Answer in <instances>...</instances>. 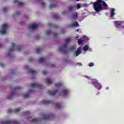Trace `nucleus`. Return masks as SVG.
<instances>
[{"instance_id":"obj_47","label":"nucleus","mask_w":124,"mask_h":124,"mask_svg":"<svg viewBox=\"0 0 124 124\" xmlns=\"http://www.w3.org/2000/svg\"><path fill=\"white\" fill-rule=\"evenodd\" d=\"M66 13H67V11H64L62 13V14H66Z\"/></svg>"},{"instance_id":"obj_12","label":"nucleus","mask_w":124,"mask_h":124,"mask_svg":"<svg viewBox=\"0 0 124 124\" xmlns=\"http://www.w3.org/2000/svg\"><path fill=\"white\" fill-rule=\"evenodd\" d=\"M46 83L47 85H52L53 81H52V78L50 77H47L46 78Z\"/></svg>"},{"instance_id":"obj_25","label":"nucleus","mask_w":124,"mask_h":124,"mask_svg":"<svg viewBox=\"0 0 124 124\" xmlns=\"http://www.w3.org/2000/svg\"><path fill=\"white\" fill-rule=\"evenodd\" d=\"M31 91H30L29 92H27V93L23 95V98H27L29 95L31 94Z\"/></svg>"},{"instance_id":"obj_20","label":"nucleus","mask_w":124,"mask_h":124,"mask_svg":"<svg viewBox=\"0 0 124 124\" xmlns=\"http://www.w3.org/2000/svg\"><path fill=\"white\" fill-rule=\"evenodd\" d=\"M114 15H115V9L112 8L110 11V17H114Z\"/></svg>"},{"instance_id":"obj_7","label":"nucleus","mask_w":124,"mask_h":124,"mask_svg":"<svg viewBox=\"0 0 124 124\" xmlns=\"http://www.w3.org/2000/svg\"><path fill=\"white\" fill-rule=\"evenodd\" d=\"M31 87L32 89H44L43 86L41 85H39L37 82H34L33 83L31 84Z\"/></svg>"},{"instance_id":"obj_33","label":"nucleus","mask_w":124,"mask_h":124,"mask_svg":"<svg viewBox=\"0 0 124 124\" xmlns=\"http://www.w3.org/2000/svg\"><path fill=\"white\" fill-rule=\"evenodd\" d=\"M20 110H21V108H16V110H15L16 113H18V112L20 111Z\"/></svg>"},{"instance_id":"obj_26","label":"nucleus","mask_w":124,"mask_h":124,"mask_svg":"<svg viewBox=\"0 0 124 124\" xmlns=\"http://www.w3.org/2000/svg\"><path fill=\"white\" fill-rule=\"evenodd\" d=\"M29 72L32 74V75H35L37 74V72L33 70H30Z\"/></svg>"},{"instance_id":"obj_17","label":"nucleus","mask_w":124,"mask_h":124,"mask_svg":"<svg viewBox=\"0 0 124 124\" xmlns=\"http://www.w3.org/2000/svg\"><path fill=\"white\" fill-rule=\"evenodd\" d=\"M74 8H76V6L73 5H70L68 7V9H69V11H73Z\"/></svg>"},{"instance_id":"obj_19","label":"nucleus","mask_w":124,"mask_h":124,"mask_svg":"<svg viewBox=\"0 0 124 124\" xmlns=\"http://www.w3.org/2000/svg\"><path fill=\"white\" fill-rule=\"evenodd\" d=\"M15 95V93H13L10 95H8L7 97L8 99H12Z\"/></svg>"},{"instance_id":"obj_6","label":"nucleus","mask_w":124,"mask_h":124,"mask_svg":"<svg viewBox=\"0 0 124 124\" xmlns=\"http://www.w3.org/2000/svg\"><path fill=\"white\" fill-rule=\"evenodd\" d=\"M1 124H20V122L18 120H8L5 122H2Z\"/></svg>"},{"instance_id":"obj_15","label":"nucleus","mask_w":124,"mask_h":124,"mask_svg":"<svg viewBox=\"0 0 124 124\" xmlns=\"http://www.w3.org/2000/svg\"><path fill=\"white\" fill-rule=\"evenodd\" d=\"M68 93V90L63 89L61 93V94H62V96L66 95Z\"/></svg>"},{"instance_id":"obj_10","label":"nucleus","mask_w":124,"mask_h":124,"mask_svg":"<svg viewBox=\"0 0 124 124\" xmlns=\"http://www.w3.org/2000/svg\"><path fill=\"white\" fill-rule=\"evenodd\" d=\"M114 24L116 27H123V25L124 24V21H115Z\"/></svg>"},{"instance_id":"obj_5","label":"nucleus","mask_w":124,"mask_h":124,"mask_svg":"<svg viewBox=\"0 0 124 124\" xmlns=\"http://www.w3.org/2000/svg\"><path fill=\"white\" fill-rule=\"evenodd\" d=\"M92 81L93 85L95 88L98 89V91H99V90H100L101 88H102V86H101V84L97 82L96 79H92Z\"/></svg>"},{"instance_id":"obj_24","label":"nucleus","mask_w":124,"mask_h":124,"mask_svg":"<svg viewBox=\"0 0 124 124\" xmlns=\"http://www.w3.org/2000/svg\"><path fill=\"white\" fill-rule=\"evenodd\" d=\"M80 53H81V47H78L76 51V56L77 57V56H79V55H80Z\"/></svg>"},{"instance_id":"obj_9","label":"nucleus","mask_w":124,"mask_h":124,"mask_svg":"<svg viewBox=\"0 0 124 124\" xmlns=\"http://www.w3.org/2000/svg\"><path fill=\"white\" fill-rule=\"evenodd\" d=\"M27 28L29 30H32L33 31H35L36 30H37V28H38V26L35 23H33L31 25H29Z\"/></svg>"},{"instance_id":"obj_22","label":"nucleus","mask_w":124,"mask_h":124,"mask_svg":"<svg viewBox=\"0 0 124 124\" xmlns=\"http://www.w3.org/2000/svg\"><path fill=\"white\" fill-rule=\"evenodd\" d=\"M62 86V82H59L58 83L55 84V87L56 88H60Z\"/></svg>"},{"instance_id":"obj_18","label":"nucleus","mask_w":124,"mask_h":124,"mask_svg":"<svg viewBox=\"0 0 124 124\" xmlns=\"http://www.w3.org/2000/svg\"><path fill=\"white\" fill-rule=\"evenodd\" d=\"M72 19H73L74 20H76V18H78V14H77V13H74V14L72 15Z\"/></svg>"},{"instance_id":"obj_21","label":"nucleus","mask_w":124,"mask_h":124,"mask_svg":"<svg viewBox=\"0 0 124 124\" xmlns=\"http://www.w3.org/2000/svg\"><path fill=\"white\" fill-rule=\"evenodd\" d=\"M14 3H16L17 5H19L20 6L23 5V2H19L18 0H14Z\"/></svg>"},{"instance_id":"obj_23","label":"nucleus","mask_w":124,"mask_h":124,"mask_svg":"<svg viewBox=\"0 0 124 124\" xmlns=\"http://www.w3.org/2000/svg\"><path fill=\"white\" fill-rule=\"evenodd\" d=\"M72 27H79V23H78V22L76 21L75 22H73L72 23L71 25Z\"/></svg>"},{"instance_id":"obj_48","label":"nucleus","mask_w":124,"mask_h":124,"mask_svg":"<svg viewBox=\"0 0 124 124\" xmlns=\"http://www.w3.org/2000/svg\"><path fill=\"white\" fill-rule=\"evenodd\" d=\"M54 29H59V26L57 25H55L54 26Z\"/></svg>"},{"instance_id":"obj_1","label":"nucleus","mask_w":124,"mask_h":124,"mask_svg":"<svg viewBox=\"0 0 124 124\" xmlns=\"http://www.w3.org/2000/svg\"><path fill=\"white\" fill-rule=\"evenodd\" d=\"M71 41V38H68L65 40V43L62 46H60L58 48L59 52H62L64 54H67V45Z\"/></svg>"},{"instance_id":"obj_59","label":"nucleus","mask_w":124,"mask_h":124,"mask_svg":"<svg viewBox=\"0 0 124 124\" xmlns=\"http://www.w3.org/2000/svg\"><path fill=\"white\" fill-rule=\"evenodd\" d=\"M29 118H31V117L30 116Z\"/></svg>"},{"instance_id":"obj_32","label":"nucleus","mask_w":124,"mask_h":124,"mask_svg":"<svg viewBox=\"0 0 124 124\" xmlns=\"http://www.w3.org/2000/svg\"><path fill=\"white\" fill-rule=\"evenodd\" d=\"M50 33H51V30L49 29L46 31V35H49V34H50Z\"/></svg>"},{"instance_id":"obj_35","label":"nucleus","mask_w":124,"mask_h":124,"mask_svg":"<svg viewBox=\"0 0 124 124\" xmlns=\"http://www.w3.org/2000/svg\"><path fill=\"white\" fill-rule=\"evenodd\" d=\"M104 1H102V0H97V1L94 2L95 3H102V2Z\"/></svg>"},{"instance_id":"obj_42","label":"nucleus","mask_w":124,"mask_h":124,"mask_svg":"<svg viewBox=\"0 0 124 124\" xmlns=\"http://www.w3.org/2000/svg\"><path fill=\"white\" fill-rule=\"evenodd\" d=\"M3 12H7V8L6 7H4L3 8Z\"/></svg>"},{"instance_id":"obj_50","label":"nucleus","mask_w":124,"mask_h":124,"mask_svg":"<svg viewBox=\"0 0 124 124\" xmlns=\"http://www.w3.org/2000/svg\"><path fill=\"white\" fill-rule=\"evenodd\" d=\"M42 6H45V4L44 3V2H42Z\"/></svg>"},{"instance_id":"obj_28","label":"nucleus","mask_w":124,"mask_h":124,"mask_svg":"<svg viewBox=\"0 0 124 124\" xmlns=\"http://www.w3.org/2000/svg\"><path fill=\"white\" fill-rule=\"evenodd\" d=\"M55 107H56L57 109H62V106H61V105H60V104H56L55 105Z\"/></svg>"},{"instance_id":"obj_44","label":"nucleus","mask_w":124,"mask_h":124,"mask_svg":"<svg viewBox=\"0 0 124 124\" xmlns=\"http://www.w3.org/2000/svg\"><path fill=\"white\" fill-rule=\"evenodd\" d=\"M77 65H78V66H82V63H80V62L77 63Z\"/></svg>"},{"instance_id":"obj_51","label":"nucleus","mask_w":124,"mask_h":124,"mask_svg":"<svg viewBox=\"0 0 124 124\" xmlns=\"http://www.w3.org/2000/svg\"><path fill=\"white\" fill-rule=\"evenodd\" d=\"M56 65V64L55 63H53L51 65V66H55Z\"/></svg>"},{"instance_id":"obj_29","label":"nucleus","mask_w":124,"mask_h":124,"mask_svg":"<svg viewBox=\"0 0 124 124\" xmlns=\"http://www.w3.org/2000/svg\"><path fill=\"white\" fill-rule=\"evenodd\" d=\"M20 89H21V87L17 86V87H15V89H12V92H15V91H16V90H20Z\"/></svg>"},{"instance_id":"obj_3","label":"nucleus","mask_w":124,"mask_h":124,"mask_svg":"<svg viewBox=\"0 0 124 124\" xmlns=\"http://www.w3.org/2000/svg\"><path fill=\"white\" fill-rule=\"evenodd\" d=\"M12 47L9 50V53H8L9 57H10L12 55V53L15 51V50H17L18 52H21V50H22V48H21L20 47L16 46V44L14 43L12 44Z\"/></svg>"},{"instance_id":"obj_39","label":"nucleus","mask_w":124,"mask_h":124,"mask_svg":"<svg viewBox=\"0 0 124 124\" xmlns=\"http://www.w3.org/2000/svg\"><path fill=\"white\" fill-rule=\"evenodd\" d=\"M13 111V110H12L11 109H8L7 110V113H8V114H10V113H12Z\"/></svg>"},{"instance_id":"obj_41","label":"nucleus","mask_w":124,"mask_h":124,"mask_svg":"<svg viewBox=\"0 0 124 124\" xmlns=\"http://www.w3.org/2000/svg\"><path fill=\"white\" fill-rule=\"evenodd\" d=\"M79 8H81V5H80V4H78L77 5V9H79Z\"/></svg>"},{"instance_id":"obj_11","label":"nucleus","mask_w":124,"mask_h":124,"mask_svg":"<svg viewBox=\"0 0 124 124\" xmlns=\"http://www.w3.org/2000/svg\"><path fill=\"white\" fill-rule=\"evenodd\" d=\"M41 103H42V104H52V101L46 99H43L42 101L41 102Z\"/></svg>"},{"instance_id":"obj_52","label":"nucleus","mask_w":124,"mask_h":124,"mask_svg":"<svg viewBox=\"0 0 124 124\" xmlns=\"http://www.w3.org/2000/svg\"><path fill=\"white\" fill-rule=\"evenodd\" d=\"M78 37H79V36H77L76 37V38L77 39V38H78Z\"/></svg>"},{"instance_id":"obj_57","label":"nucleus","mask_w":124,"mask_h":124,"mask_svg":"<svg viewBox=\"0 0 124 124\" xmlns=\"http://www.w3.org/2000/svg\"><path fill=\"white\" fill-rule=\"evenodd\" d=\"M12 74H14V73H12Z\"/></svg>"},{"instance_id":"obj_27","label":"nucleus","mask_w":124,"mask_h":124,"mask_svg":"<svg viewBox=\"0 0 124 124\" xmlns=\"http://www.w3.org/2000/svg\"><path fill=\"white\" fill-rule=\"evenodd\" d=\"M83 51H88L89 50V46L88 45H86L83 47Z\"/></svg>"},{"instance_id":"obj_36","label":"nucleus","mask_w":124,"mask_h":124,"mask_svg":"<svg viewBox=\"0 0 124 124\" xmlns=\"http://www.w3.org/2000/svg\"><path fill=\"white\" fill-rule=\"evenodd\" d=\"M36 52H37V53H40V52H41V48L39 47V48H37Z\"/></svg>"},{"instance_id":"obj_31","label":"nucleus","mask_w":124,"mask_h":124,"mask_svg":"<svg viewBox=\"0 0 124 124\" xmlns=\"http://www.w3.org/2000/svg\"><path fill=\"white\" fill-rule=\"evenodd\" d=\"M78 43L80 45L81 44H83V42L81 39H79L78 40Z\"/></svg>"},{"instance_id":"obj_34","label":"nucleus","mask_w":124,"mask_h":124,"mask_svg":"<svg viewBox=\"0 0 124 124\" xmlns=\"http://www.w3.org/2000/svg\"><path fill=\"white\" fill-rule=\"evenodd\" d=\"M43 61H44V58H41L39 60L38 62L42 63L43 62Z\"/></svg>"},{"instance_id":"obj_37","label":"nucleus","mask_w":124,"mask_h":124,"mask_svg":"<svg viewBox=\"0 0 124 124\" xmlns=\"http://www.w3.org/2000/svg\"><path fill=\"white\" fill-rule=\"evenodd\" d=\"M16 15H17V16H19L20 15H21V12H20L19 11H17L16 13Z\"/></svg>"},{"instance_id":"obj_58","label":"nucleus","mask_w":124,"mask_h":124,"mask_svg":"<svg viewBox=\"0 0 124 124\" xmlns=\"http://www.w3.org/2000/svg\"><path fill=\"white\" fill-rule=\"evenodd\" d=\"M52 25V24H51L49 23V25Z\"/></svg>"},{"instance_id":"obj_13","label":"nucleus","mask_w":124,"mask_h":124,"mask_svg":"<svg viewBox=\"0 0 124 124\" xmlns=\"http://www.w3.org/2000/svg\"><path fill=\"white\" fill-rule=\"evenodd\" d=\"M102 3L103 6V10H107V9H108V5L106 4V2L104 1Z\"/></svg>"},{"instance_id":"obj_2","label":"nucleus","mask_w":124,"mask_h":124,"mask_svg":"<svg viewBox=\"0 0 124 124\" xmlns=\"http://www.w3.org/2000/svg\"><path fill=\"white\" fill-rule=\"evenodd\" d=\"M42 118H37L36 119H33L31 120V123H35L36 122H38L40 121V120H50V119H53L55 115L54 114H43Z\"/></svg>"},{"instance_id":"obj_46","label":"nucleus","mask_w":124,"mask_h":124,"mask_svg":"<svg viewBox=\"0 0 124 124\" xmlns=\"http://www.w3.org/2000/svg\"><path fill=\"white\" fill-rule=\"evenodd\" d=\"M24 114H30V111H26L24 112Z\"/></svg>"},{"instance_id":"obj_49","label":"nucleus","mask_w":124,"mask_h":124,"mask_svg":"<svg viewBox=\"0 0 124 124\" xmlns=\"http://www.w3.org/2000/svg\"><path fill=\"white\" fill-rule=\"evenodd\" d=\"M0 66L1 67H3V66H4V65H3V63H0Z\"/></svg>"},{"instance_id":"obj_30","label":"nucleus","mask_w":124,"mask_h":124,"mask_svg":"<svg viewBox=\"0 0 124 124\" xmlns=\"http://www.w3.org/2000/svg\"><path fill=\"white\" fill-rule=\"evenodd\" d=\"M70 51H74V50H76V47L75 46H71L69 48Z\"/></svg>"},{"instance_id":"obj_53","label":"nucleus","mask_w":124,"mask_h":124,"mask_svg":"<svg viewBox=\"0 0 124 124\" xmlns=\"http://www.w3.org/2000/svg\"><path fill=\"white\" fill-rule=\"evenodd\" d=\"M77 31H79V29H77Z\"/></svg>"},{"instance_id":"obj_38","label":"nucleus","mask_w":124,"mask_h":124,"mask_svg":"<svg viewBox=\"0 0 124 124\" xmlns=\"http://www.w3.org/2000/svg\"><path fill=\"white\" fill-rule=\"evenodd\" d=\"M53 19H58V18H59V16L58 15H53Z\"/></svg>"},{"instance_id":"obj_8","label":"nucleus","mask_w":124,"mask_h":124,"mask_svg":"<svg viewBox=\"0 0 124 124\" xmlns=\"http://www.w3.org/2000/svg\"><path fill=\"white\" fill-rule=\"evenodd\" d=\"M7 25L6 24H4L2 25V30L3 31H0V33L1 34H5V33H6V30H7Z\"/></svg>"},{"instance_id":"obj_45","label":"nucleus","mask_w":124,"mask_h":124,"mask_svg":"<svg viewBox=\"0 0 124 124\" xmlns=\"http://www.w3.org/2000/svg\"><path fill=\"white\" fill-rule=\"evenodd\" d=\"M53 36H54V37L55 38H57V37H58V34L55 33V34H53Z\"/></svg>"},{"instance_id":"obj_16","label":"nucleus","mask_w":124,"mask_h":124,"mask_svg":"<svg viewBox=\"0 0 124 124\" xmlns=\"http://www.w3.org/2000/svg\"><path fill=\"white\" fill-rule=\"evenodd\" d=\"M57 7H58V4H51L49 6V9H52V8H57Z\"/></svg>"},{"instance_id":"obj_54","label":"nucleus","mask_w":124,"mask_h":124,"mask_svg":"<svg viewBox=\"0 0 124 124\" xmlns=\"http://www.w3.org/2000/svg\"><path fill=\"white\" fill-rule=\"evenodd\" d=\"M123 29H124V25L122 26Z\"/></svg>"},{"instance_id":"obj_56","label":"nucleus","mask_w":124,"mask_h":124,"mask_svg":"<svg viewBox=\"0 0 124 124\" xmlns=\"http://www.w3.org/2000/svg\"><path fill=\"white\" fill-rule=\"evenodd\" d=\"M1 47V44H0V48Z\"/></svg>"},{"instance_id":"obj_55","label":"nucleus","mask_w":124,"mask_h":124,"mask_svg":"<svg viewBox=\"0 0 124 124\" xmlns=\"http://www.w3.org/2000/svg\"><path fill=\"white\" fill-rule=\"evenodd\" d=\"M77 0V1H80V0Z\"/></svg>"},{"instance_id":"obj_4","label":"nucleus","mask_w":124,"mask_h":124,"mask_svg":"<svg viewBox=\"0 0 124 124\" xmlns=\"http://www.w3.org/2000/svg\"><path fill=\"white\" fill-rule=\"evenodd\" d=\"M93 5L94 9L96 12H99V11L103 10L102 5H101V3L94 2Z\"/></svg>"},{"instance_id":"obj_14","label":"nucleus","mask_w":124,"mask_h":124,"mask_svg":"<svg viewBox=\"0 0 124 124\" xmlns=\"http://www.w3.org/2000/svg\"><path fill=\"white\" fill-rule=\"evenodd\" d=\"M48 93L50 94V95H52V96H54V95H55L57 94V93H58V91L55 90L54 91H48L47 92Z\"/></svg>"},{"instance_id":"obj_40","label":"nucleus","mask_w":124,"mask_h":124,"mask_svg":"<svg viewBox=\"0 0 124 124\" xmlns=\"http://www.w3.org/2000/svg\"><path fill=\"white\" fill-rule=\"evenodd\" d=\"M47 73H48V72H47V71H43L42 72V74L43 75H46V74H47Z\"/></svg>"},{"instance_id":"obj_43","label":"nucleus","mask_w":124,"mask_h":124,"mask_svg":"<svg viewBox=\"0 0 124 124\" xmlns=\"http://www.w3.org/2000/svg\"><path fill=\"white\" fill-rule=\"evenodd\" d=\"M93 65H94V64L93 62H91L89 64V66H90V67H92V66H93Z\"/></svg>"}]
</instances>
